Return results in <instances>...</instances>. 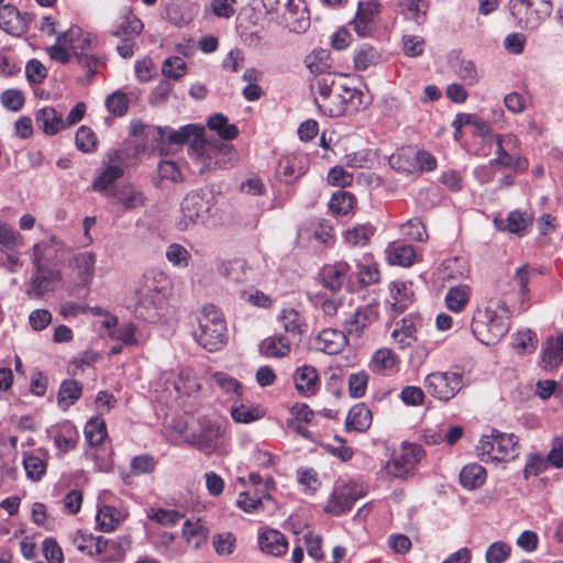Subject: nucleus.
<instances>
[{"instance_id": "nucleus-31", "label": "nucleus", "mask_w": 563, "mask_h": 563, "mask_svg": "<svg viewBox=\"0 0 563 563\" xmlns=\"http://www.w3.org/2000/svg\"><path fill=\"white\" fill-rule=\"evenodd\" d=\"M390 294L394 300L391 303L393 310L401 313L413 300L412 283L395 280L390 285Z\"/></svg>"}, {"instance_id": "nucleus-43", "label": "nucleus", "mask_w": 563, "mask_h": 563, "mask_svg": "<svg viewBox=\"0 0 563 563\" xmlns=\"http://www.w3.org/2000/svg\"><path fill=\"white\" fill-rule=\"evenodd\" d=\"M84 433L90 445H100L107 437L104 420L100 417H92L86 423Z\"/></svg>"}, {"instance_id": "nucleus-17", "label": "nucleus", "mask_w": 563, "mask_h": 563, "mask_svg": "<svg viewBox=\"0 0 563 563\" xmlns=\"http://www.w3.org/2000/svg\"><path fill=\"white\" fill-rule=\"evenodd\" d=\"M96 553L103 555L104 561L119 562L131 548V539L128 536H120L114 539L97 537L95 539Z\"/></svg>"}, {"instance_id": "nucleus-11", "label": "nucleus", "mask_w": 563, "mask_h": 563, "mask_svg": "<svg viewBox=\"0 0 563 563\" xmlns=\"http://www.w3.org/2000/svg\"><path fill=\"white\" fill-rule=\"evenodd\" d=\"M424 456V450L421 445L413 443H404L399 453H395L387 464L388 474L404 478L408 476L415 466Z\"/></svg>"}, {"instance_id": "nucleus-6", "label": "nucleus", "mask_w": 563, "mask_h": 563, "mask_svg": "<svg viewBox=\"0 0 563 563\" xmlns=\"http://www.w3.org/2000/svg\"><path fill=\"white\" fill-rule=\"evenodd\" d=\"M148 134H153V141L156 146H161L165 143L173 145H181L187 142H192V145L200 151L201 145L205 141V126L200 124H187L183 125L179 130H173L172 128H151Z\"/></svg>"}, {"instance_id": "nucleus-18", "label": "nucleus", "mask_w": 563, "mask_h": 563, "mask_svg": "<svg viewBox=\"0 0 563 563\" xmlns=\"http://www.w3.org/2000/svg\"><path fill=\"white\" fill-rule=\"evenodd\" d=\"M378 309L375 305L360 307L344 322V332L349 336L360 338L366 327L378 319Z\"/></svg>"}, {"instance_id": "nucleus-41", "label": "nucleus", "mask_w": 563, "mask_h": 563, "mask_svg": "<svg viewBox=\"0 0 563 563\" xmlns=\"http://www.w3.org/2000/svg\"><path fill=\"white\" fill-rule=\"evenodd\" d=\"M470 300V287L465 285L455 286L449 289L445 295V303L449 310L460 312Z\"/></svg>"}, {"instance_id": "nucleus-39", "label": "nucleus", "mask_w": 563, "mask_h": 563, "mask_svg": "<svg viewBox=\"0 0 563 563\" xmlns=\"http://www.w3.org/2000/svg\"><path fill=\"white\" fill-rule=\"evenodd\" d=\"M416 324L411 317H406L401 320L400 325L394 329L391 335L400 349L410 346L416 341Z\"/></svg>"}, {"instance_id": "nucleus-53", "label": "nucleus", "mask_w": 563, "mask_h": 563, "mask_svg": "<svg viewBox=\"0 0 563 563\" xmlns=\"http://www.w3.org/2000/svg\"><path fill=\"white\" fill-rule=\"evenodd\" d=\"M550 466L547 457L540 453H530L527 456V462L523 468V478L528 479L531 476H538L545 472Z\"/></svg>"}, {"instance_id": "nucleus-37", "label": "nucleus", "mask_w": 563, "mask_h": 563, "mask_svg": "<svg viewBox=\"0 0 563 563\" xmlns=\"http://www.w3.org/2000/svg\"><path fill=\"white\" fill-rule=\"evenodd\" d=\"M209 130L217 132L223 141L234 140L239 135V129L235 124H230L228 117L222 113H213L207 120Z\"/></svg>"}, {"instance_id": "nucleus-8", "label": "nucleus", "mask_w": 563, "mask_h": 563, "mask_svg": "<svg viewBox=\"0 0 563 563\" xmlns=\"http://www.w3.org/2000/svg\"><path fill=\"white\" fill-rule=\"evenodd\" d=\"M32 276L25 288V295L31 299H42L47 292L54 291L62 282L60 267L32 263Z\"/></svg>"}, {"instance_id": "nucleus-59", "label": "nucleus", "mask_w": 563, "mask_h": 563, "mask_svg": "<svg viewBox=\"0 0 563 563\" xmlns=\"http://www.w3.org/2000/svg\"><path fill=\"white\" fill-rule=\"evenodd\" d=\"M76 146L79 151L90 153L96 150L97 136L88 126H80L76 132Z\"/></svg>"}, {"instance_id": "nucleus-54", "label": "nucleus", "mask_w": 563, "mask_h": 563, "mask_svg": "<svg viewBox=\"0 0 563 563\" xmlns=\"http://www.w3.org/2000/svg\"><path fill=\"white\" fill-rule=\"evenodd\" d=\"M148 519L155 521L162 526L173 527L177 525L184 515L174 509H151L147 515Z\"/></svg>"}, {"instance_id": "nucleus-49", "label": "nucleus", "mask_w": 563, "mask_h": 563, "mask_svg": "<svg viewBox=\"0 0 563 563\" xmlns=\"http://www.w3.org/2000/svg\"><path fill=\"white\" fill-rule=\"evenodd\" d=\"M380 55L371 45L364 44L354 54V67L356 70H366L379 62Z\"/></svg>"}, {"instance_id": "nucleus-20", "label": "nucleus", "mask_w": 563, "mask_h": 563, "mask_svg": "<svg viewBox=\"0 0 563 563\" xmlns=\"http://www.w3.org/2000/svg\"><path fill=\"white\" fill-rule=\"evenodd\" d=\"M29 20L14 5L0 7V27L9 34L21 35L27 31Z\"/></svg>"}, {"instance_id": "nucleus-3", "label": "nucleus", "mask_w": 563, "mask_h": 563, "mask_svg": "<svg viewBox=\"0 0 563 563\" xmlns=\"http://www.w3.org/2000/svg\"><path fill=\"white\" fill-rule=\"evenodd\" d=\"M197 342L209 352L220 350L227 341V322L223 313L213 305L202 308L195 331Z\"/></svg>"}, {"instance_id": "nucleus-4", "label": "nucleus", "mask_w": 563, "mask_h": 563, "mask_svg": "<svg viewBox=\"0 0 563 563\" xmlns=\"http://www.w3.org/2000/svg\"><path fill=\"white\" fill-rule=\"evenodd\" d=\"M517 446V435L493 429L490 434L482 435L475 450L484 463L503 462L516 456Z\"/></svg>"}, {"instance_id": "nucleus-62", "label": "nucleus", "mask_w": 563, "mask_h": 563, "mask_svg": "<svg viewBox=\"0 0 563 563\" xmlns=\"http://www.w3.org/2000/svg\"><path fill=\"white\" fill-rule=\"evenodd\" d=\"M156 461L151 454L136 455L131 460V472L133 475L150 474L156 468Z\"/></svg>"}, {"instance_id": "nucleus-25", "label": "nucleus", "mask_w": 563, "mask_h": 563, "mask_svg": "<svg viewBox=\"0 0 563 563\" xmlns=\"http://www.w3.org/2000/svg\"><path fill=\"white\" fill-rule=\"evenodd\" d=\"M35 121L38 128L47 135H55L66 129L63 113L53 107H44L35 114Z\"/></svg>"}, {"instance_id": "nucleus-27", "label": "nucleus", "mask_w": 563, "mask_h": 563, "mask_svg": "<svg viewBox=\"0 0 563 563\" xmlns=\"http://www.w3.org/2000/svg\"><path fill=\"white\" fill-rule=\"evenodd\" d=\"M346 333L333 329H324L317 336L318 350L334 355L341 352L345 344Z\"/></svg>"}, {"instance_id": "nucleus-45", "label": "nucleus", "mask_w": 563, "mask_h": 563, "mask_svg": "<svg viewBox=\"0 0 563 563\" xmlns=\"http://www.w3.org/2000/svg\"><path fill=\"white\" fill-rule=\"evenodd\" d=\"M354 498L347 493L334 492L330 496L328 505L324 507V511L333 516H340L346 511H350L353 507Z\"/></svg>"}, {"instance_id": "nucleus-2", "label": "nucleus", "mask_w": 563, "mask_h": 563, "mask_svg": "<svg viewBox=\"0 0 563 563\" xmlns=\"http://www.w3.org/2000/svg\"><path fill=\"white\" fill-rule=\"evenodd\" d=\"M509 309L499 301L495 308H477L473 314L471 329L474 336L485 345L499 342L509 330Z\"/></svg>"}, {"instance_id": "nucleus-9", "label": "nucleus", "mask_w": 563, "mask_h": 563, "mask_svg": "<svg viewBox=\"0 0 563 563\" xmlns=\"http://www.w3.org/2000/svg\"><path fill=\"white\" fill-rule=\"evenodd\" d=\"M353 276L352 266L345 261L324 264L318 273L321 286L332 294H338L342 289L353 291Z\"/></svg>"}, {"instance_id": "nucleus-58", "label": "nucleus", "mask_w": 563, "mask_h": 563, "mask_svg": "<svg viewBox=\"0 0 563 563\" xmlns=\"http://www.w3.org/2000/svg\"><path fill=\"white\" fill-rule=\"evenodd\" d=\"M26 476L32 481H40L46 472V462L36 455H26L23 461Z\"/></svg>"}, {"instance_id": "nucleus-50", "label": "nucleus", "mask_w": 563, "mask_h": 563, "mask_svg": "<svg viewBox=\"0 0 563 563\" xmlns=\"http://www.w3.org/2000/svg\"><path fill=\"white\" fill-rule=\"evenodd\" d=\"M506 222L504 230L521 236L526 234L528 225L532 223V218L519 210H514L508 213Z\"/></svg>"}, {"instance_id": "nucleus-36", "label": "nucleus", "mask_w": 563, "mask_h": 563, "mask_svg": "<svg viewBox=\"0 0 563 563\" xmlns=\"http://www.w3.org/2000/svg\"><path fill=\"white\" fill-rule=\"evenodd\" d=\"M74 267L84 286L90 285L95 276L96 256L91 252H82L74 256Z\"/></svg>"}, {"instance_id": "nucleus-26", "label": "nucleus", "mask_w": 563, "mask_h": 563, "mask_svg": "<svg viewBox=\"0 0 563 563\" xmlns=\"http://www.w3.org/2000/svg\"><path fill=\"white\" fill-rule=\"evenodd\" d=\"M507 142H517V137L512 134H508L505 136L497 137V157L492 159V163H496L503 167H512L516 172H523L528 168L529 163L527 158L523 157H515L510 155L503 146V143Z\"/></svg>"}, {"instance_id": "nucleus-48", "label": "nucleus", "mask_w": 563, "mask_h": 563, "mask_svg": "<svg viewBox=\"0 0 563 563\" xmlns=\"http://www.w3.org/2000/svg\"><path fill=\"white\" fill-rule=\"evenodd\" d=\"M355 197L353 194L340 190L332 195L329 201L330 210L339 216H346L354 207Z\"/></svg>"}, {"instance_id": "nucleus-35", "label": "nucleus", "mask_w": 563, "mask_h": 563, "mask_svg": "<svg viewBox=\"0 0 563 563\" xmlns=\"http://www.w3.org/2000/svg\"><path fill=\"white\" fill-rule=\"evenodd\" d=\"M82 388V383L76 379L63 380L57 395L58 407L63 411L68 410L81 397Z\"/></svg>"}, {"instance_id": "nucleus-14", "label": "nucleus", "mask_w": 563, "mask_h": 563, "mask_svg": "<svg viewBox=\"0 0 563 563\" xmlns=\"http://www.w3.org/2000/svg\"><path fill=\"white\" fill-rule=\"evenodd\" d=\"M463 125H472L475 129L474 134L482 137L483 142L490 145L493 142L497 144V137L501 136L500 134H494L492 132L490 124L484 120H482L476 114L472 113H457L452 122V126L454 128V139L457 140L462 135Z\"/></svg>"}, {"instance_id": "nucleus-7", "label": "nucleus", "mask_w": 563, "mask_h": 563, "mask_svg": "<svg viewBox=\"0 0 563 563\" xmlns=\"http://www.w3.org/2000/svg\"><path fill=\"white\" fill-rule=\"evenodd\" d=\"M464 377L461 372H433L424 378L427 391L435 399L449 401L463 388Z\"/></svg>"}, {"instance_id": "nucleus-57", "label": "nucleus", "mask_w": 563, "mask_h": 563, "mask_svg": "<svg viewBox=\"0 0 563 563\" xmlns=\"http://www.w3.org/2000/svg\"><path fill=\"white\" fill-rule=\"evenodd\" d=\"M374 161L372 150L363 148L344 156V164L351 168H368Z\"/></svg>"}, {"instance_id": "nucleus-32", "label": "nucleus", "mask_w": 563, "mask_h": 563, "mask_svg": "<svg viewBox=\"0 0 563 563\" xmlns=\"http://www.w3.org/2000/svg\"><path fill=\"white\" fill-rule=\"evenodd\" d=\"M81 29L75 26L69 30L62 32L56 37V43L47 48L49 57L62 64H67L70 60V54L64 44H69V41H74V36L80 35Z\"/></svg>"}, {"instance_id": "nucleus-40", "label": "nucleus", "mask_w": 563, "mask_h": 563, "mask_svg": "<svg viewBox=\"0 0 563 563\" xmlns=\"http://www.w3.org/2000/svg\"><path fill=\"white\" fill-rule=\"evenodd\" d=\"M247 263L243 258H234L228 262H222L219 266V272L225 278L242 283L246 279Z\"/></svg>"}, {"instance_id": "nucleus-12", "label": "nucleus", "mask_w": 563, "mask_h": 563, "mask_svg": "<svg viewBox=\"0 0 563 563\" xmlns=\"http://www.w3.org/2000/svg\"><path fill=\"white\" fill-rule=\"evenodd\" d=\"M210 210V202L206 195L199 191H191L181 201V218L178 222L180 230L188 229L191 224L203 220Z\"/></svg>"}, {"instance_id": "nucleus-44", "label": "nucleus", "mask_w": 563, "mask_h": 563, "mask_svg": "<svg viewBox=\"0 0 563 563\" xmlns=\"http://www.w3.org/2000/svg\"><path fill=\"white\" fill-rule=\"evenodd\" d=\"M387 253L390 264L404 267L411 266L416 258V252L411 245L389 246Z\"/></svg>"}, {"instance_id": "nucleus-34", "label": "nucleus", "mask_w": 563, "mask_h": 563, "mask_svg": "<svg viewBox=\"0 0 563 563\" xmlns=\"http://www.w3.org/2000/svg\"><path fill=\"white\" fill-rule=\"evenodd\" d=\"M306 172L307 168L302 163V158L295 155L283 157L277 166V175L286 184L296 180L298 177L305 175Z\"/></svg>"}, {"instance_id": "nucleus-13", "label": "nucleus", "mask_w": 563, "mask_h": 563, "mask_svg": "<svg viewBox=\"0 0 563 563\" xmlns=\"http://www.w3.org/2000/svg\"><path fill=\"white\" fill-rule=\"evenodd\" d=\"M198 155L208 167L213 164L214 166L225 168L234 161L235 150L233 145L220 141L212 144L203 141Z\"/></svg>"}, {"instance_id": "nucleus-15", "label": "nucleus", "mask_w": 563, "mask_h": 563, "mask_svg": "<svg viewBox=\"0 0 563 563\" xmlns=\"http://www.w3.org/2000/svg\"><path fill=\"white\" fill-rule=\"evenodd\" d=\"M380 12V4L376 0L360 1L357 11L351 24L360 37H366L375 29V18Z\"/></svg>"}, {"instance_id": "nucleus-46", "label": "nucleus", "mask_w": 563, "mask_h": 563, "mask_svg": "<svg viewBox=\"0 0 563 563\" xmlns=\"http://www.w3.org/2000/svg\"><path fill=\"white\" fill-rule=\"evenodd\" d=\"M375 228L369 224H358L352 229H349L344 233V239L347 243L353 246H364L368 243L369 239L374 235Z\"/></svg>"}, {"instance_id": "nucleus-33", "label": "nucleus", "mask_w": 563, "mask_h": 563, "mask_svg": "<svg viewBox=\"0 0 563 563\" xmlns=\"http://www.w3.org/2000/svg\"><path fill=\"white\" fill-rule=\"evenodd\" d=\"M48 432L53 437L55 446L63 453L74 450L79 438L77 430L69 422H65L58 429Z\"/></svg>"}, {"instance_id": "nucleus-16", "label": "nucleus", "mask_w": 563, "mask_h": 563, "mask_svg": "<svg viewBox=\"0 0 563 563\" xmlns=\"http://www.w3.org/2000/svg\"><path fill=\"white\" fill-rule=\"evenodd\" d=\"M63 243L55 236L35 243L32 247V263L54 265L62 268Z\"/></svg>"}, {"instance_id": "nucleus-21", "label": "nucleus", "mask_w": 563, "mask_h": 563, "mask_svg": "<svg viewBox=\"0 0 563 563\" xmlns=\"http://www.w3.org/2000/svg\"><path fill=\"white\" fill-rule=\"evenodd\" d=\"M222 437V428L219 423L208 422L199 432H189L185 435V441L199 449L211 450L216 441Z\"/></svg>"}, {"instance_id": "nucleus-64", "label": "nucleus", "mask_w": 563, "mask_h": 563, "mask_svg": "<svg viewBox=\"0 0 563 563\" xmlns=\"http://www.w3.org/2000/svg\"><path fill=\"white\" fill-rule=\"evenodd\" d=\"M0 100L2 106L12 112L20 111L25 102L23 92L19 89L4 90L0 96Z\"/></svg>"}, {"instance_id": "nucleus-56", "label": "nucleus", "mask_w": 563, "mask_h": 563, "mask_svg": "<svg viewBox=\"0 0 563 563\" xmlns=\"http://www.w3.org/2000/svg\"><path fill=\"white\" fill-rule=\"evenodd\" d=\"M186 63L179 56H172L164 60L162 65V74L168 79L178 80L186 71Z\"/></svg>"}, {"instance_id": "nucleus-51", "label": "nucleus", "mask_w": 563, "mask_h": 563, "mask_svg": "<svg viewBox=\"0 0 563 563\" xmlns=\"http://www.w3.org/2000/svg\"><path fill=\"white\" fill-rule=\"evenodd\" d=\"M213 382L219 386L225 394L234 396L240 399L243 395L242 384L230 376L227 373L217 372L212 375Z\"/></svg>"}, {"instance_id": "nucleus-24", "label": "nucleus", "mask_w": 563, "mask_h": 563, "mask_svg": "<svg viewBox=\"0 0 563 563\" xmlns=\"http://www.w3.org/2000/svg\"><path fill=\"white\" fill-rule=\"evenodd\" d=\"M261 550L274 556H280L288 550V542L285 536L275 529H265L258 536Z\"/></svg>"}, {"instance_id": "nucleus-22", "label": "nucleus", "mask_w": 563, "mask_h": 563, "mask_svg": "<svg viewBox=\"0 0 563 563\" xmlns=\"http://www.w3.org/2000/svg\"><path fill=\"white\" fill-rule=\"evenodd\" d=\"M113 205H121L124 210H133L145 205L146 198L143 192L136 190L132 185L114 187L111 190Z\"/></svg>"}, {"instance_id": "nucleus-29", "label": "nucleus", "mask_w": 563, "mask_h": 563, "mask_svg": "<svg viewBox=\"0 0 563 563\" xmlns=\"http://www.w3.org/2000/svg\"><path fill=\"white\" fill-rule=\"evenodd\" d=\"M290 351V336L284 334L268 336L260 344V352L266 357H284L288 355Z\"/></svg>"}, {"instance_id": "nucleus-38", "label": "nucleus", "mask_w": 563, "mask_h": 563, "mask_svg": "<svg viewBox=\"0 0 563 563\" xmlns=\"http://www.w3.org/2000/svg\"><path fill=\"white\" fill-rule=\"evenodd\" d=\"M486 470L477 463L465 465L460 473V483L466 489H476L486 481Z\"/></svg>"}, {"instance_id": "nucleus-28", "label": "nucleus", "mask_w": 563, "mask_h": 563, "mask_svg": "<svg viewBox=\"0 0 563 563\" xmlns=\"http://www.w3.org/2000/svg\"><path fill=\"white\" fill-rule=\"evenodd\" d=\"M372 423V411L363 404L354 405L345 419V428L347 431L365 432Z\"/></svg>"}, {"instance_id": "nucleus-30", "label": "nucleus", "mask_w": 563, "mask_h": 563, "mask_svg": "<svg viewBox=\"0 0 563 563\" xmlns=\"http://www.w3.org/2000/svg\"><path fill=\"white\" fill-rule=\"evenodd\" d=\"M278 319L286 332L285 335L290 336L291 343L292 341H301V335L305 331L306 324L298 311L294 308L284 309Z\"/></svg>"}, {"instance_id": "nucleus-61", "label": "nucleus", "mask_w": 563, "mask_h": 563, "mask_svg": "<svg viewBox=\"0 0 563 563\" xmlns=\"http://www.w3.org/2000/svg\"><path fill=\"white\" fill-rule=\"evenodd\" d=\"M106 107L108 111L117 117H122L129 108V100L124 92L115 91L107 97Z\"/></svg>"}, {"instance_id": "nucleus-47", "label": "nucleus", "mask_w": 563, "mask_h": 563, "mask_svg": "<svg viewBox=\"0 0 563 563\" xmlns=\"http://www.w3.org/2000/svg\"><path fill=\"white\" fill-rule=\"evenodd\" d=\"M537 345V334L530 329L520 330L514 335L512 346L520 354L533 353Z\"/></svg>"}, {"instance_id": "nucleus-23", "label": "nucleus", "mask_w": 563, "mask_h": 563, "mask_svg": "<svg viewBox=\"0 0 563 563\" xmlns=\"http://www.w3.org/2000/svg\"><path fill=\"white\" fill-rule=\"evenodd\" d=\"M297 391L305 396H313L319 389V375L312 365H302L294 373Z\"/></svg>"}, {"instance_id": "nucleus-5", "label": "nucleus", "mask_w": 563, "mask_h": 563, "mask_svg": "<svg viewBox=\"0 0 563 563\" xmlns=\"http://www.w3.org/2000/svg\"><path fill=\"white\" fill-rule=\"evenodd\" d=\"M511 16L521 29L534 30L552 10L551 0H509Z\"/></svg>"}, {"instance_id": "nucleus-1", "label": "nucleus", "mask_w": 563, "mask_h": 563, "mask_svg": "<svg viewBox=\"0 0 563 563\" xmlns=\"http://www.w3.org/2000/svg\"><path fill=\"white\" fill-rule=\"evenodd\" d=\"M164 280V275L154 271L146 272L142 276L134 294L133 312L137 319L153 323L161 319L165 305V295L161 285Z\"/></svg>"}, {"instance_id": "nucleus-42", "label": "nucleus", "mask_w": 563, "mask_h": 563, "mask_svg": "<svg viewBox=\"0 0 563 563\" xmlns=\"http://www.w3.org/2000/svg\"><path fill=\"white\" fill-rule=\"evenodd\" d=\"M96 521L100 531L111 532L120 522V511L113 506L104 505L99 508Z\"/></svg>"}, {"instance_id": "nucleus-63", "label": "nucleus", "mask_w": 563, "mask_h": 563, "mask_svg": "<svg viewBox=\"0 0 563 563\" xmlns=\"http://www.w3.org/2000/svg\"><path fill=\"white\" fill-rule=\"evenodd\" d=\"M173 91V84L166 79H162L152 90L148 102L153 107L164 106Z\"/></svg>"}, {"instance_id": "nucleus-10", "label": "nucleus", "mask_w": 563, "mask_h": 563, "mask_svg": "<svg viewBox=\"0 0 563 563\" xmlns=\"http://www.w3.org/2000/svg\"><path fill=\"white\" fill-rule=\"evenodd\" d=\"M338 98L339 102L335 104H330L328 102H319L317 99L314 100L318 109L330 118H340L344 115L347 111H358L361 108H364L363 102V92L357 90L356 88H351L346 84L338 85Z\"/></svg>"}, {"instance_id": "nucleus-60", "label": "nucleus", "mask_w": 563, "mask_h": 563, "mask_svg": "<svg viewBox=\"0 0 563 563\" xmlns=\"http://www.w3.org/2000/svg\"><path fill=\"white\" fill-rule=\"evenodd\" d=\"M396 364V355L389 349H379L372 356V367L376 372L391 369Z\"/></svg>"}, {"instance_id": "nucleus-19", "label": "nucleus", "mask_w": 563, "mask_h": 563, "mask_svg": "<svg viewBox=\"0 0 563 563\" xmlns=\"http://www.w3.org/2000/svg\"><path fill=\"white\" fill-rule=\"evenodd\" d=\"M143 29L142 20L134 14L131 7L125 5L120 10L111 34L120 38L137 37Z\"/></svg>"}, {"instance_id": "nucleus-55", "label": "nucleus", "mask_w": 563, "mask_h": 563, "mask_svg": "<svg viewBox=\"0 0 563 563\" xmlns=\"http://www.w3.org/2000/svg\"><path fill=\"white\" fill-rule=\"evenodd\" d=\"M511 554V547L504 541L493 542L486 550V563H504Z\"/></svg>"}, {"instance_id": "nucleus-52", "label": "nucleus", "mask_w": 563, "mask_h": 563, "mask_svg": "<svg viewBox=\"0 0 563 563\" xmlns=\"http://www.w3.org/2000/svg\"><path fill=\"white\" fill-rule=\"evenodd\" d=\"M122 176V167L117 165H110L93 180L92 189L96 191H103Z\"/></svg>"}]
</instances>
